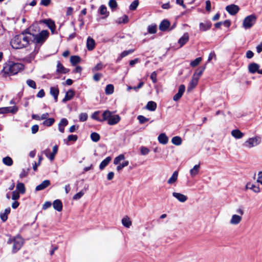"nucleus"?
<instances>
[{
  "instance_id": "nucleus-22",
  "label": "nucleus",
  "mask_w": 262,
  "mask_h": 262,
  "mask_svg": "<svg viewBox=\"0 0 262 262\" xmlns=\"http://www.w3.org/2000/svg\"><path fill=\"white\" fill-rule=\"evenodd\" d=\"M242 216L234 214L232 216L230 223L232 225H237L242 221Z\"/></svg>"
},
{
  "instance_id": "nucleus-23",
  "label": "nucleus",
  "mask_w": 262,
  "mask_h": 262,
  "mask_svg": "<svg viewBox=\"0 0 262 262\" xmlns=\"http://www.w3.org/2000/svg\"><path fill=\"white\" fill-rule=\"evenodd\" d=\"M53 206L56 210L61 211L62 210V203L60 200H56L53 203Z\"/></svg>"
},
{
  "instance_id": "nucleus-16",
  "label": "nucleus",
  "mask_w": 262,
  "mask_h": 262,
  "mask_svg": "<svg viewBox=\"0 0 262 262\" xmlns=\"http://www.w3.org/2000/svg\"><path fill=\"white\" fill-rule=\"evenodd\" d=\"M172 196L182 203L185 202L187 200L186 195L178 192H173Z\"/></svg>"
},
{
  "instance_id": "nucleus-14",
  "label": "nucleus",
  "mask_w": 262,
  "mask_h": 262,
  "mask_svg": "<svg viewBox=\"0 0 262 262\" xmlns=\"http://www.w3.org/2000/svg\"><path fill=\"white\" fill-rule=\"evenodd\" d=\"M212 26L210 21H206L205 23H201L199 25L200 30L201 31H206L209 30Z\"/></svg>"
},
{
  "instance_id": "nucleus-46",
  "label": "nucleus",
  "mask_w": 262,
  "mask_h": 262,
  "mask_svg": "<svg viewBox=\"0 0 262 262\" xmlns=\"http://www.w3.org/2000/svg\"><path fill=\"white\" fill-rule=\"evenodd\" d=\"M157 32V26L156 25H149L148 27V32L150 34H154Z\"/></svg>"
},
{
  "instance_id": "nucleus-37",
  "label": "nucleus",
  "mask_w": 262,
  "mask_h": 262,
  "mask_svg": "<svg viewBox=\"0 0 262 262\" xmlns=\"http://www.w3.org/2000/svg\"><path fill=\"white\" fill-rule=\"evenodd\" d=\"M55 121V120L53 118H50L45 120L42 124L45 126L50 127L54 124Z\"/></svg>"
},
{
  "instance_id": "nucleus-52",
  "label": "nucleus",
  "mask_w": 262,
  "mask_h": 262,
  "mask_svg": "<svg viewBox=\"0 0 262 262\" xmlns=\"http://www.w3.org/2000/svg\"><path fill=\"white\" fill-rule=\"evenodd\" d=\"M108 6L111 9H114L117 8L118 4L115 0H110L108 2Z\"/></svg>"
},
{
  "instance_id": "nucleus-4",
  "label": "nucleus",
  "mask_w": 262,
  "mask_h": 262,
  "mask_svg": "<svg viewBox=\"0 0 262 262\" xmlns=\"http://www.w3.org/2000/svg\"><path fill=\"white\" fill-rule=\"evenodd\" d=\"M8 244H13L12 252H17L24 244V239L19 235L14 237H10L7 241Z\"/></svg>"
},
{
  "instance_id": "nucleus-18",
  "label": "nucleus",
  "mask_w": 262,
  "mask_h": 262,
  "mask_svg": "<svg viewBox=\"0 0 262 262\" xmlns=\"http://www.w3.org/2000/svg\"><path fill=\"white\" fill-rule=\"evenodd\" d=\"M86 47L89 51H92L95 47V41L91 37H88L87 38Z\"/></svg>"
},
{
  "instance_id": "nucleus-36",
  "label": "nucleus",
  "mask_w": 262,
  "mask_h": 262,
  "mask_svg": "<svg viewBox=\"0 0 262 262\" xmlns=\"http://www.w3.org/2000/svg\"><path fill=\"white\" fill-rule=\"evenodd\" d=\"M114 87L112 84H107L105 89V93L106 95H111L114 93Z\"/></svg>"
},
{
  "instance_id": "nucleus-1",
  "label": "nucleus",
  "mask_w": 262,
  "mask_h": 262,
  "mask_svg": "<svg viewBox=\"0 0 262 262\" xmlns=\"http://www.w3.org/2000/svg\"><path fill=\"white\" fill-rule=\"evenodd\" d=\"M31 38L28 30L15 35L11 40L10 43L14 49H18L27 47L31 42Z\"/></svg>"
},
{
  "instance_id": "nucleus-48",
  "label": "nucleus",
  "mask_w": 262,
  "mask_h": 262,
  "mask_svg": "<svg viewBox=\"0 0 262 262\" xmlns=\"http://www.w3.org/2000/svg\"><path fill=\"white\" fill-rule=\"evenodd\" d=\"M138 5H139V1L135 0L130 5L129 9L132 11L135 10L137 9Z\"/></svg>"
},
{
  "instance_id": "nucleus-21",
  "label": "nucleus",
  "mask_w": 262,
  "mask_h": 262,
  "mask_svg": "<svg viewBox=\"0 0 262 262\" xmlns=\"http://www.w3.org/2000/svg\"><path fill=\"white\" fill-rule=\"evenodd\" d=\"M50 94L54 97L55 102L58 100V96L59 95V90L57 87L52 86L50 88Z\"/></svg>"
},
{
  "instance_id": "nucleus-43",
  "label": "nucleus",
  "mask_w": 262,
  "mask_h": 262,
  "mask_svg": "<svg viewBox=\"0 0 262 262\" xmlns=\"http://www.w3.org/2000/svg\"><path fill=\"white\" fill-rule=\"evenodd\" d=\"M128 21V17L126 15H124L122 17L118 18L117 22L118 24H126Z\"/></svg>"
},
{
  "instance_id": "nucleus-40",
  "label": "nucleus",
  "mask_w": 262,
  "mask_h": 262,
  "mask_svg": "<svg viewBox=\"0 0 262 262\" xmlns=\"http://www.w3.org/2000/svg\"><path fill=\"white\" fill-rule=\"evenodd\" d=\"M182 139L179 136H175L171 139V142L172 144L177 146L180 145L182 144Z\"/></svg>"
},
{
  "instance_id": "nucleus-13",
  "label": "nucleus",
  "mask_w": 262,
  "mask_h": 262,
  "mask_svg": "<svg viewBox=\"0 0 262 262\" xmlns=\"http://www.w3.org/2000/svg\"><path fill=\"white\" fill-rule=\"evenodd\" d=\"M259 68V66L255 62L251 63L248 65V71L251 74H254L256 72L258 73Z\"/></svg>"
},
{
  "instance_id": "nucleus-64",
  "label": "nucleus",
  "mask_w": 262,
  "mask_h": 262,
  "mask_svg": "<svg viewBox=\"0 0 262 262\" xmlns=\"http://www.w3.org/2000/svg\"><path fill=\"white\" fill-rule=\"evenodd\" d=\"M257 182L262 185V171H259L258 173Z\"/></svg>"
},
{
  "instance_id": "nucleus-27",
  "label": "nucleus",
  "mask_w": 262,
  "mask_h": 262,
  "mask_svg": "<svg viewBox=\"0 0 262 262\" xmlns=\"http://www.w3.org/2000/svg\"><path fill=\"white\" fill-rule=\"evenodd\" d=\"M159 142L162 144H166L167 143L168 138L164 133L160 134L158 136Z\"/></svg>"
},
{
  "instance_id": "nucleus-44",
  "label": "nucleus",
  "mask_w": 262,
  "mask_h": 262,
  "mask_svg": "<svg viewBox=\"0 0 262 262\" xmlns=\"http://www.w3.org/2000/svg\"><path fill=\"white\" fill-rule=\"evenodd\" d=\"M91 138L93 141L97 142L99 141L100 137L98 133L94 132L91 134Z\"/></svg>"
},
{
  "instance_id": "nucleus-7",
  "label": "nucleus",
  "mask_w": 262,
  "mask_h": 262,
  "mask_svg": "<svg viewBox=\"0 0 262 262\" xmlns=\"http://www.w3.org/2000/svg\"><path fill=\"white\" fill-rule=\"evenodd\" d=\"M100 113L101 112L99 111L95 112L91 116L92 118L101 122L105 121L108 117V113L105 112V111H103L102 114V118L99 116Z\"/></svg>"
},
{
  "instance_id": "nucleus-5",
  "label": "nucleus",
  "mask_w": 262,
  "mask_h": 262,
  "mask_svg": "<svg viewBox=\"0 0 262 262\" xmlns=\"http://www.w3.org/2000/svg\"><path fill=\"white\" fill-rule=\"evenodd\" d=\"M256 17L255 15L252 14L245 18L243 23V26L245 29L251 28L255 23Z\"/></svg>"
},
{
  "instance_id": "nucleus-3",
  "label": "nucleus",
  "mask_w": 262,
  "mask_h": 262,
  "mask_svg": "<svg viewBox=\"0 0 262 262\" xmlns=\"http://www.w3.org/2000/svg\"><path fill=\"white\" fill-rule=\"evenodd\" d=\"M49 35L48 30H42L39 33L34 35L30 32V36L31 38V42L36 44L42 45L47 39Z\"/></svg>"
},
{
  "instance_id": "nucleus-35",
  "label": "nucleus",
  "mask_w": 262,
  "mask_h": 262,
  "mask_svg": "<svg viewBox=\"0 0 262 262\" xmlns=\"http://www.w3.org/2000/svg\"><path fill=\"white\" fill-rule=\"evenodd\" d=\"M99 12L101 15H105L107 17L109 15V12L107 11V8L105 5H102L99 9Z\"/></svg>"
},
{
  "instance_id": "nucleus-33",
  "label": "nucleus",
  "mask_w": 262,
  "mask_h": 262,
  "mask_svg": "<svg viewBox=\"0 0 262 262\" xmlns=\"http://www.w3.org/2000/svg\"><path fill=\"white\" fill-rule=\"evenodd\" d=\"M231 135L236 139L242 138L244 134L239 129H234L231 132Z\"/></svg>"
},
{
  "instance_id": "nucleus-49",
  "label": "nucleus",
  "mask_w": 262,
  "mask_h": 262,
  "mask_svg": "<svg viewBox=\"0 0 262 262\" xmlns=\"http://www.w3.org/2000/svg\"><path fill=\"white\" fill-rule=\"evenodd\" d=\"M104 67L103 65L101 62H99L97 63L92 69V71L93 72H95L99 70H101Z\"/></svg>"
},
{
  "instance_id": "nucleus-39",
  "label": "nucleus",
  "mask_w": 262,
  "mask_h": 262,
  "mask_svg": "<svg viewBox=\"0 0 262 262\" xmlns=\"http://www.w3.org/2000/svg\"><path fill=\"white\" fill-rule=\"evenodd\" d=\"M122 223L124 226L127 228H129L132 225V222L128 216H125L122 219Z\"/></svg>"
},
{
  "instance_id": "nucleus-19",
  "label": "nucleus",
  "mask_w": 262,
  "mask_h": 262,
  "mask_svg": "<svg viewBox=\"0 0 262 262\" xmlns=\"http://www.w3.org/2000/svg\"><path fill=\"white\" fill-rule=\"evenodd\" d=\"M50 185V181L48 180H44L41 184L36 187V191L43 190Z\"/></svg>"
},
{
  "instance_id": "nucleus-61",
  "label": "nucleus",
  "mask_w": 262,
  "mask_h": 262,
  "mask_svg": "<svg viewBox=\"0 0 262 262\" xmlns=\"http://www.w3.org/2000/svg\"><path fill=\"white\" fill-rule=\"evenodd\" d=\"M51 2V0H41L40 5L48 6Z\"/></svg>"
},
{
  "instance_id": "nucleus-55",
  "label": "nucleus",
  "mask_w": 262,
  "mask_h": 262,
  "mask_svg": "<svg viewBox=\"0 0 262 262\" xmlns=\"http://www.w3.org/2000/svg\"><path fill=\"white\" fill-rule=\"evenodd\" d=\"M84 194V190H82L80 192L77 193L76 194H75L73 196V199L74 200H78L80 199Z\"/></svg>"
},
{
  "instance_id": "nucleus-17",
  "label": "nucleus",
  "mask_w": 262,
  "mask_h": 262,
  "mask_svg": "<svg viewBox=\"0 0 262 262\" xmlns=\"http://www.w3.org/2000/svg\"><path fill=\"white\" fill-rule=\"evenodd\" d=\"M189 40V34L188 33H185L179 39L178 43L180 45V47H183Z\"/></svg>"
},
{
  "instance_id": "nucleus-53",
  "label": "nucleus",
  "mask_w": 262,
  "mask_h": 262,
  "mask_svg": "<svg viewBox=\"0 0 262 262\" xmlns=\"http://www.w3.org/2000/svg\"><path fill=\"white\" fill-rule=\"evenodd\" d=\"M137 119L139 120V123L140 124H143L145 122H146L147 121H148V120H149L148 118H146L144 116H142V115L138 116V117H137Z\"/></svg>"
},
{
  "instance_id": "nucleus-30",
  "label": "nucleus",
  "mask_w": 262,
  "mask_h": 262,
  "mask_svg": "<svg viewBox=\"0 0 262 262\" xmlns=\"http://www.w3.org/2000/svg\"><path fill=\"white\" fill-rule=\"evenodd\" d=\"M16 190L19 193L21 194H24L26 192V188L24 183L21 182H18L16 186Z\"/></svg>"
},
{
  "instance_id": "nucleus-58",
  "label": "nucleus",
  "mask_w": 262,
  "mask_h": 262,
  "mask_svg": "<svg viewBox=\"0 0 262 262\" xmlns=\"http://www.w3.org/2000/svg\"><path fill=\"white\" fill-rule=\"evenodd\" d=\"M134 51V50L130 49V50H127V51H124L120 54L122 55V57H125V56H127L129 54L133 53Z\"/></svg>"
},
{
  "instance_id": "nucleus-47",
  "label": "nucleus",
  "mask_w": 262,
  "mask_h": 262,
  "mask_svg": "<svg viewBox=\"0 0 262 262\" xmlns=\"http://www.w3.org/2000/svg\"><path fill=\"white\" fill-rule=\"evenodd\" d=\"M202 61V58L201 57H198L194 60L192 61L190 64L192 67H195L197 66Z\"/></svg>"
},
{
  "instance_id": "nucleus-59",
  "label": "nucleus",
  "mask_w": 262,
  "mask_h": 262,
  "mask_svg": "<svg viewBox=\"0 0 262 262\" xmlns=\"http://www.w3.org/2000/svg\"><path fill=\"white\" fill-rule=\"evenodd\" d=\"M102 76L103 75L101 73H96L93 76V79L95 81H98Z\"/></svg>"
},
{
  "instance_id": "nucleus-32",
  "label": "nucleus",
  "mask_w": 262,
  "mask_h": 262,
  "mask_svg": "<svg viewBox=\"0 0 262 262\" xmlns=\"http://www.w3.org/2000/svg\"><path fill=\"white\" fill-rule=\"evenodd\" d=\"M205 69V66H202L199 67L195 72L194 74H193V76L195 77L196 78H198V79H199L200 76L202 75L203 72L204 71Z\"/></svg>"
},
{
  "instance_id": "nucleus-11",
  "label": "nucleus",
  "mask_w": 262,
  "mask_h": 262,
  "mask_svg": "<svg viewBox=\"0 0 262 262\" xmlns=\"http://www.w3.org/2000/svg\"><path fill=\"white\" fill-rule=\"evenodd\" d=\"M42 23L46 24L49 28L51 30L52 33H54V32L55 30V24L54 21L50 19H43L42 20Z\"/></svg>"
},
{
  "instance_id": "nucleus-56",
  "label": "nucleus",
  "mask_w": 262,
  "mask_h": 262,
  "mask_svg": "<svg viewBox=\"0 0 262 262\" xmlns=\"http://www.w3.org/2000/svg\"><path fill=\"white\" fill-rule=\"evenodd\" d=\"M141 154L142 155H147L149 152V150L148 148L145 146H142L141 147Z\"/></svg>"
},
{
  "instance_id": "nucleus-45",
  "label": "nucleus",
  "mask_w": 262,
  "mask_h": 262,
  "mask_svg": "<svg viewBox=\"0 0 262 262\" xmlns=\"http://www.w3.org/2000/svg\"><path fill=\"white\" fill-rule=\"evenodd\" d=\"M124 155L123 154H121L114 159V164L115 165H117L120 163L121 161L124 160Z\"/></svg>"
},
{
  "instance_id": "nucleus-20",
  "label": "nucleus",
  "mask_w": 262,
  "mask_h": 262,
  "mask_svg": "<svg viewBox=\"0 0 262 262\" xmlns=\"http://www.w3.org/2000/svg\"><path fill=\"white\" fill-rule=\"evenodd\" d=\"M75 95V92L73 90L70 89L66 94L64 98L62 100L63 103H65L67 101L70 100L73 98Z\"/></svg>"
},
{
  "instance_id": "nucleus-57",
  "label": "nucleus",
  "mask_w": 262,
  "mask_h": 262,
  "mask_svg": "<svg viewBox=\"0 0 262 262\" xmlns=\"http://www.w3.org/2000/svg\"><path fill=\"white\" fill-rule=\"evenodd\" d=\"M20 197L19 193L16 190L13 191L12 192V199L13 200H17L19 199Z\"/></svg>"
},
{
  "instance_id": "nucleus-8",
  "label": "nucleus",
  "mask_w": 262,
  "mask_h": 262,
  "mask_svg": "<svg viewBox=\"0 0 262 262\" xmlns=\"http://www.w3.org/2000/svg\"><path fill=\"white\" fill-rule=\"evenodd\" d=\"M260 140L257 137H253L249 138L245 142L243 145L248 148H251L259 144Z\"/></svg>"
},
{
  "instance_id": "nucleus-10",
  "label": "nucleus",
  "mask_w": 262,
  "mask_h": 262,
  "mask_svg": "<svg viewBox=\"0 0 262 262\" xmlns=\"http://www.w3.org/2000/svg\"><path fill=\"white\" fill-rule=\"evenodd\" d=\"M185 90V86L183 84L180 85L179 88L178 92L173 96V99L174 101H177L181 98Z\"/></svg>"
},
{
  "instance_id": "nucleus-25",
  "label": "nucleus",
  "mask_w": 262,
  "mask_h": 262,
  "mask_svg": "<svg viewBox=\"0 0 262 262\" xmlns=\"http://www.w3.org/2000/svg\"><path fill=\"white\" fill-rule=\"evenodd\" d=\"M200 165L197 164L193 166V167L190 169V174L191 177H194L196 176L200 171Z\"/></svg>"
},
{
  "instance_id": "nucleus-26",
  "label": "nucleus",
  "mask_w": 262,
  "mask_h": 262,
  "mask_svg": "<svg viewBox=\"0 0 262 262\" xmlns=\"http://www.w3.org/2000/svg\"><path fill=\"white\" fill-rule=\"evenodd\" d=\"M178 177V172L177 171H174L171 177L168 180L167 183L170 185L174 184L177 181Z\"/></svg>"
},
{
  "instance_id": "nucleus-6",
  "label": "nucleus",
  "mask_w": 262,
  "mask_h": 262,
  "mask_svg": "<svg viewBox=\"0 0 262 262\" xmlns=\"http://www.w3.org/2000/svg\"><path fill=\"white\" fill-rule=\"evenodd\" d=\"M105 112L108 113V117L105 121L110 125H114L117 124L120 120V117L118 115L113 114V113L108 110H105Z\"/></svg>"
},
{
  "instance_id": "nucleus-50",
  "label": "nucleus",
  "mask_w": 262,
  "mask_h": 262,
  "mask_svg": "<svg viewBox=\"0 0 262 262\" xmlns=\"http://www.w3.org/2000/svg\"><path fill=\"white\" fill-rule=\"evenodd\" d=\"M27 85L33 89H36V82L32 79H28L26 81Z\"/></svg>"
},
{
  "instance_id": "nucleus-29",
  "label": "nucleus",
  "mask_w": 262,
  "mask_h": 262,
  "mask_svg": "<svg viewBox=\"0 0 262 262\" xmlns=\"http://www.w3.org/2000/svg\"><path fill=\"white\" fill-rule=\"evenodd\" d=\"M111 159V157H107L103 160L99 165L100 169L103 170L109 164Z\"/></svg>"
},
{
  "instance_id": "nucleus-15",
  "label": "nucleus",
  "mask_w": 262,
  "mask_h": 262,
  "mask_svg": "<svg viewBox=\"0 0 262 262\" xmlns=\"http://www.w3.org/2000/svg\"><path fill=\"white\" fill-rule=\"evenodd\" d=\"M68 120L66 118H62L58 124V130L61 133L64 132V127L68 124Z\"/></svg>"
},
{
  "instance_id": "nucleus-9",
  "label": "nucleus",
  "mask_w": 262,
  "mask_h": 262,
  "mask_svg": "<svg viewBox=\"0 0 262 262\" xmlns=\"http://www.w3.org/2000/svg\"><path fill=\"white\" fill-rule=\"evenodd\" d=\"M226 10L231 15H234L238 13L239 8L237 5L231 4L226 7Z\"/></svg>"
},
{
  "instance_id": "nucleus-42",
  "label": "nucleus",
  "mask_w": 262,
  "mask_h": 262,
  "mask_svg": "<svg viewBox=\"0 0 262 262\" xmlns=\"http://www.w3.org/2000/svg\"><path fill=\"white\" fill-rule=\"evenodd\" d=\"M80 58L78 56H72L70 58V61L72 65L75 66L77 63L80 62Z\"/></svg>"
},
{
  "instance_id": "nucleus-28",
  "label": "nucleus",
  "mask_w": 262,
  "mask_h": 262,
  "mask_svg": "<svg viewBox=\"0 0 262 262\" xmlns=\"http://www.w3.org/2000/svg\"><path fill=\"white\" fill-rule=\"evenodd\" d=\"M69 70L65 68L60 61H58L57 64V72L61 73L66 74L69 72Z\"/></svg>"
},
{
  "instance_id": "nucleus-62",
  "label": "nucleus",
  "mask_w": 262,
  "mask_h": 262,
  "mask_svg": "<svg viewBox=\"0 0 262 262\" xmlns=\"http://www.w3.org/2000/svg\"><path fill=\"white\" fill-rule=\"evenodd\" d=\"M150 78L154 83L157 82V73L156 72H153L150 75Z\"/></svg>"
},
{
  "instance_id": "nucleus-34",
  "label": "nucleus",
  "mask_w": 262,
  "mask_h": 262,
  "mask_svg": "<svg viewBox=\"0 0 262 262\" xmlns=\"http://www.w3.org/2000/svg\"><path fill=\"white\" fill-rule=\"evenodd\" d=\"M78 139V136L76 135H70L68 136L67 139H64V142L67 145H69V142L74 141L75 142Z\"/></svg>"
},
{
  "instance_id": "nucleus-63",
  "label": "nucleus",
  "mask_w": 262,
  "mask_h": 262,
  "mask_svg": "<svg viewBox=\"0 0 262 262\" xmlns=\"http://www.w3.org/2000/svg\"><path fill=\"white\" fill-rule=\"evenodd\" d=\"M38 129H39V126L38 125H33L31 127L32 133L33 134H36L38 132Z\"/></svg>"
},
{
  "instance_id": "nucleus-31",
  "label": "nucleus",
  "mask_w": 262,
  "mask_h": 262,
  "mask_svg": "<svg viewBox=\"0 0 262 262\" xmlns=\"http://www.w3.org/2000/svg\"><path fill=\"white\" fill-rule=\"evenodd\" d=\"M157 104L155 102L150 101L146 104V108L150 111H154L156 110Z\"/></svg>"
},
{
  "instance_id": "nucleus-24",
  "label": "nucleus",
  "mask_w": 262,
  "mask_h": 262,
  "mask_svg": "<svg viewBox=\"0 0 262 262\" xmlns=\"http://www.w3.org/2000/svg\"><path fill=\"white\" fill-rule=\"evenodd\" d=\"M170 26V23L167 20H163L159 25V29L162 31H166Z\"/></svg>"
},
{
  "instance_id": "nucleus-2",
  "label": "nucleus",
  "mask_w": 262,
  "mask_h": 262,
  "mask_svg": "<svg viewBox=\"0 0 262 262\" xmlns=\"http://www.w3.org/2000/svg\"><path fill=\"white\" fill-rule=\"evenodd\" d=\"M24 68L23 64L9 60L4 63L1 74L3 77H6L17 74L22 71Z\"/></svg>"
},
{
  "instance_id": "nucleus-51",
  "label": "nucleus",
  "mask_w": 262,
  "mask_h": 262,
  "mask_svg": "<svg viewBox=\"0 0 262 262\" xmlns=\"http://www.w3.org/2000/svg\"><path fill=\"white\" fill-rule=\"evenodd\" d=\"M88 114L85 113H81L79 116V121L81 122L85 121L88 119Z\"/></svg>"
},
{
  "instance_id": "nucleus-54",
  "label": "nucleus",
  "mask_w": 262,
  "mask_h": 262,
  "mask_svg": "<svg viewBox=\"0 0 262 262\" xmlns=\"http://www.w3.org/2000/svg\"><path fill=\"white\" fill-rule=\"evenodd\" d=\"M129 164V162L128 161H124L122 164L119 165L117 167V170L118 171L121 170L123 168L127 166Z\"/></svg>"
},
{
  "instance_id": "nucleus-60",
  "label": "nucleus",
  "mask_w": 262,
  "mask_h": 262,
  "mask_svg": "<svg viewBox=\"0 0 262 262\" xmlns=\"http://www.w3.org/2000/svg\"><path fill=\"white\" fill-rule=\"evenodd\" d=\"M29 169L26 170L25 169H23L21 171V172L19 174V177L20 178H23L26 177L28 173Z\"/></svg>"
},
{
  "instance_id": "nucleus-38",
  "label": "nucleus",
  "mask_w": 262,
  "mask_h": 262,
  "mask_svg": "<svg viewBox=\"0 0 262 262\" xmlns=\"http://www.w3.org/2000/svg\"><path fill=\"white\" fill-rule=\"evenodd\" d=\"M5 113H12L14 114L16 113L18 111V108L16 106H14L13 107H4Z\"/></svg>"
},
{
  "instance_id": "nucleus-12",
  "label": "nucleus",
  "mask_w": 262,
  "mask_h": 262,
  "mask_svg": "<svg viewBox=\"0 0 262 262\" xmlns=\"http://www.w3.org/2000/svg\"><path fill=\"white\" fill-rule=\"evenodd\" d=\"M199 79L195 77L192 76V78L190 81L189 85L187 88V91H191L198 84Z\"/></svg>"
},
{
  "instance_id": "nucleus-41",
  "label": "nucleus",
  "mask_w": 262,
  "mask_h": 262,
  "mask_svg": "<svg viewBox=\"0 0 262 262\" xmlns=\"http://www.w3.org/2000/svg\"><path fill=\"white\" fill-rule=\"evenodd\" d=\"M3 162L5 165L9 166L12 165L13 163L12 159L9 156L4 158L3 159Z\"/></svg>"
}]
</instances>
